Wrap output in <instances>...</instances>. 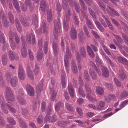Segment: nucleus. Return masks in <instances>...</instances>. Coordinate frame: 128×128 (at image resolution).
Here are the masks:
<instances>
[{"instance_id":"17","label":"nucleus","mask_w":128,"mask_h":128,"mask_svg":"<svg viewBox=\"0 0 128 128\" xmlns=\"http://www.w3.org/2000/svg\"><path fill=\"white\" fill-rule=\"evenodd\" d=\"M13 4L17 13L20 12V6L18 2L16 0H12Z\"/></svg>"},{"instance_id":"20","label":"nucleus","mask_w":128,"mask_h":128,"mask_svg":"<svg viewBox=\"0 0 128 128\" xmlns=\"http://www.w3.org/2000/svg\"><path fill=\"white\" fill-rule=\"evenodd\" d=\"M72 56L70 50L68 47L66 48V54L64 56V59H69Z\"/></svg>"},{"instance_id":"40","label":"nucleus","mask_w":128,"mask_h":128,"mask_svg":"<svg viewBox=\"0 0 128 128\" xmlns=\"http://www.w3.org/2000/svg\"><path fill=\"white\" fill-rule=\"evenodd\" d=\"M8 16L10 22L12 24L14 23V18L12 13L10 12H9L8 14Z\"/></svg>"},{"instance_id":"8","label":"nucleus","mask_w":128,"mask_h":128,"mask_svg":"<svg viewBox=\"0 0 128 128\" xmlns=\"http://www.w3.org/2000/svg\"><path fill=\"white\" fill-rule=\"evenodd\" d=\"M0 104L1 105V108L2 110L5 114H7L8 113V111L5 108V102L2 97H0Z\"/></svg>"},{"instance_id":"62","label":"nucleus","mask_w":128,"mask_h":128,"mask_svg":"<svg viewBox=\"0 0 128 128\" xmlns=\"http://www.w3.org/2000/svg\"><path fill=\"white\" fill-rule=\"evenodd\" d=\"M21 111L22 114L24 116L27 115L29 113L28 110L26 108H22Z\"/></svg>"},{"instance_id":"61","label":"nucleus","mask_w":128,"mask_h":128,"mask_svg":"<svg viewBox=\"0 0 128 128\" xmlns=\"http://www.w3.org/2000/svg\"><path fill=\"white\" fill-rule=\"evenodd\" d=\"M39 68L38 65L36 64L34 69L33 70L34 74L35 75H37L39 72Z\"/></svg>"},{"instance_id":"32","label":"nucleus","mask_w":128,"mask_h":128,"mask_svg":"<svg viewBox=\"0 0 128 128\" xmlns=\"http://www.w3.org/2000/svg\"><path fill=\"white\" fill-rule=\"evenodd\" d=\"M16 24L17 29L18 31L20 32L22 31V28L18 20L16 19Z\"/></svg>"},{"instance_id":"10","label":"nucleus","mask_w":128,"mask_h":128,"mask_svg":"<svg viewBox=\"0 0 128 128\" xmlns=\"http://www.w3.org/2000/svg\"><path fill=\"white\" fill-rule=\"evenodd\" d=\"M11 86L13 87H15L18 84V80L16 76L12 77L9 81Z\"/></svg>"},{"instance_id":"53","label":"nucleus","mask_w":128,"mask_h":128,"mask_svg":"<svg viewBox=\"0 0 128 128\" xmlns=\"http://www.w3.org/2000/svg\"><path fill=\"white\" fill-rule=\"evenodd\" d=\"M73 19L74 20V22L76 25H78L79 24L78 19L75 12L73 13Z\"/></svg>"},{"instance_id":"57","label":"nucleus","mask_w":128,"mask_h":128,"mask_svg":"<svg viewBox=\"0 0 128 128\" xmlns=\"http://www.w3.org/2000/svg\"><path fill=\"white\" fill-rule=\"evenodd\" d=\"M84 76L86 81H89L90 78L88 74V72L86 70H85L84 71Z\"/></svg>"},{"instance_id":"41","label":"nucleus","mask_w":128,"mask_h":128,"mask_svg":"<svg viewBox=\"0 0 128 128\" xmlns=\"http://www.w3.org/2000/svg\"><path fill=\"white\" fill-rule=\"evenodd\" d=\"M66 75L64 73H63L62 75L61 82L62 86L63 88H65L66 86V80L65 77Z\"/></svg>"},{"instance_id":"48","label":"nucleus","mask_w":128,"mask_h":128,"mask_svg":"<svg viewBox=\"0 0 128 128\" xmlns=\"http://www.w3.org/2000/svg\"><path fill=\"white\" fill-rule=\"evenodd\" d=\"M128 96V92L125 90H124L121 92L120 98L121 99Z\"/></svg>"},{"instance_id":"12","label":"nucleus","mask_w":128,"mask_h":128,"mask_svg":"<svg viewBox=\"0 0 128 128\" xmlns=\"http://www.w3.org/2000/svg\"><path fill=\"white\" fill-rule=\"evenodd\" d=\"M108 9H109L114 14L116 15L117 16H119V14L117 12L114 10L113 8H111L110 6H108V8L106 9V10L107 11L108 13L111 16H112V12L109 11Z\"/></svg>"},{"instance_id":"14","label":"nucleus","mask_w":128,"mask_h":128,"mask_svg":"<svg viewBox=\"0 0 128 128\" xmlns=\"http://www.w3.org/2000/svg\"><path fill=\"white\" fill-rule=\"evenodd\" d=\"M86 50L89 56L92 58H94L95 57V54L91 48L90 46H87Z\"/></svg>"},{"instance_id":"3","label":"nucleus","mask_w":128,"mask_h":128,"mask_svg":"<svg viewBox=\"0 0 128 128\" xmlns=\"http://www.w3.org/2000/svg\"><path fill=\"white\" fill-rule=\"evenodd\" d=\"M42 29L44 33L45 34H46L48 32V26L46 24L45 22L43 21L42 23L41 28L38 29L36 31L37 34H40L42 32Z\"/></svg>"},{"instance_id":"64","label":"nucleus","mask_w":128,"mask_h":128,"mask_svg":"<svg viewBox=\"0 0 128 128\" xmlns=\"http://www.w3.org/2000/svg\"><path fill=\"white\" fill-rule=\"evenodd\" d=\"M113 35L114 38L116 39L118 42L121 43L122 42L123 40L119 35H116L114 34H113Z\"/></svg>"},{"instance_id":"46","label":"nucleus","mask_w":128,"mask_h":128,"mask_svg":"<svg viewBox=\"0 0 128 128\" xmlns=\"http://www.w3.org/2000/svg\"><path fill=\"white\" fill-rule=\"evenodd\" d=\"M83 30L84 32V33L87 36V38H89L90 37V34L86 26L85 25H84L83 26Z\"/></svg>"},{"instance_id":"21","label":"nucleus","mask_w":128,"mask_h":128,"mask_svg":"<svg viewBox=\"0 0 128 128\" xmlns=\"http://www.w3.org/2000/svg\"><path fill=\"white\" fill-rule=\"evenodd\" d=\"M88 17H86V24L88 28L90 29L94 28V25L92 24V21H90L88 19Z\"/></svg>"},{"instance_id":"29","label":"nucleus","mask_w":128,"mask_h":128,"mask_svg":"<svg viewBox=\"0 0 128 128\" xmlns=\"http://www.w3.org/2000/svg\"><path fill=\"white\" fill-rule=\"evenodd\" d=\"M53 51L54 53L56 54L58 52L59 48L58 44L54 42L53 43L52 46Z\"/></svg>"},{"instance_id":"31","label":"nucleus","mask_w":128,"mask_h":128,"mask_svg":"<svg viewBox=\"0 0 128 128\" xmlns=\"http://www.w3.org/2000/svg\"><path fill=\"white\" fill-rule=\"evenodd\" d=\"M27 74L28 77L30 80H34L33 74L30 68H27Z\"/></svg>"},{"instance_id":"27","label":"nucleus","mask_w":128,"mask_h":128,"mask_svg":"<svg viewBox=\"0 0 128 128\" xmlns=\"http://www.w3.org/2000/svg\"><path fill=\"white\" fill-rule=\"evenodd\" d=\"M20 20L22 25L24 26L28 27V26L29 24L27 22L26 18L21 16L20 18Z\"/></svg>"},{"instance_id":"19","label":"nucleus","mask_w":128,"mask_h":128,"mask_svg":"<svg viewBox=\"0 0 128 128\" xmlns=\"http://www.w3.org/2000/svg\"><path fill=\"white\" fill-rule=\"evenodd\" d=\"M118 76L120 78L123 79H125L127 78L126 75L122 69L119 70Z\"/></svg>"},{"instance_id":"49","label":"nucleus","mask_w":128,"mask_h":128,"mask_svg":"<svg viewBox=\"0 0 128 128\" xmlns=\"http://www.w3.org/2000/svg\"><path fill=\"white\" fill-rule=\"evenodd\" d=\"M121 23L122 26H123V30L125 33L128 35V27L126 24L122 22H121Z\"/></svg>"},{"instance_id":"36","label":"nucleus","mask_w":128,"mask_h":128,"mask_svg":"<svg viewBox=\"0 0 128 128\" xmlns=\"http://www.w3.org/2000/svg\"><path fill=\"white\" fill-rule=\"evenodd\" d=\"M63 106V104L60 102H59L56 104L55 106V108L56 111L58 112L60 110V107H62Z\"/></svg>"},{"instance_id":"25","label":"nucleus","mask_w":128,"mask_h":128,"mask_svg":"<svg viewBox=\"0 0 128 128\" xmlns=\"http://www.w3.org/2000/svg\"><path fill=\"white\" fill-rule=\"evenodd\" d=\"M102 75L104 76L107 77L108 75V69L104 66L102 67Z\"/></svg>"},{"instance_id":"13","label":"nucleus","mask_w":128,"mask_h":128,"mask_svg":"<svg viewBox=\"0 0 128 128\" xmlns=\"http://www.w3.org/2000/svg\"><path fill=\"white\" fill-rule=\"evenodd\" d=\"M76 56L77 61L79 62V63L78 64V69L79 70H80L82 69V66L80 63L81 62L82 58L79 54V52L78 51L76 52Z\"/></svg>"},{"instance_id":"59","label":"nucleus","mask_w":128,"mask_h":128,"mask_svg":"<svg viewBox=\"0 0 128 128\" xmlns=\"http://www.w3.org/2000/svg\"><path fill=\"white\" fill-rule=\"evenodd\" d=\"M20 125L23 128H26L27 127L26 123L21 118L19 120Z\"/></svg>"},{"instance_id":"33","label":"nucleus","mask_w":128,"mask_h":128,"mask_svg":"<svg viewBox=\"0 0 128 128\" xmlns=\"http://www.w3.org/2000/svg\"><path fill=\"white\" fill-rule=\"evenodd\" d=\"M72 70L74 73L76 74L78 70L77 66L75 62L73 60L72 61Z\"/></svg>"},{"instance_id":"63","label":"nucleus","mask_w":128,"mask_h":128,"mask_svg":"<svg viewBox=\"0 0 128 128\" xmlns=\"http://www.w3.org/2000/svg\"><path fill=\"white\" fill-rule=\"evenodd\" d=\"M65 106L67 110L69 111H72L73 108L72 107L68 102H66L65 104Z\"/></svg>"},{"instance_id":"16","label":"nucleus","mask_w":128,"mask_h":128,"mask_svg":"<svg viewBox=\"0 0 128 128\" xmlns=\"http://www.w3.org/2000/svg\"><path fill=\"white\" fill-rule=\"evenodd\" d=\"M94 22L97 28L100 31L102 32H104V30L100 23L97 20H95Z\"/></svg>"},{"instance_id":"44","label":"nucleus","mask_w":128,"mask_h":128,"mask_svg":"<svg viewBox=\"0 0 128 128\" xmlns=\"http://www.w3.org/2000/svg\"><path fill=\"white\" fill-rule=\"evenodd\" d=\"M68 60V59H64V66L66 70V72L67 73L69 74V64Z\"/></svg>"},{"instance_id":"7","label":"nucleus","mask_w":128,"mask_h":128,"mask_svg":"<svg viewBox=\"0 0 128 128\" xmlns=\"http://www.w3.org/2000/svg\"><path fill=\"white\" fill-rule=\"evenodd\" d=\"M26 88L28 94L30 96H33L34 94V88L30 84H27Z\"/></svg>"},{"instance_id":"55","label":"nucleus","mask_w":128,"mask_h":128,"mask_svg":"<svg viewBox=\"0 0 128 128\" xmlns=\"http://www.w3.org/2000/svg\"><path fill=\"white\" fill-rule=\"evenodd\" d=\"M6 106L8 110L13 113H15L16 112V110L14 108L10 106L8 104H6Z\"/></svg>"},{"instance_id":"26","label":"nucleus","mask_w":128,"mask_h":128,"mask_svg":"<svg viewBox=\"0 0 128 128\" xmlns=\"http://www.w3.org/2000/svg\"><path fill=\"white\" fill-rule=\"evenodd\" d=\"M37 59L40 61L42 59L43 57V52L42 49H39L37 52Z\"/></svg>"},{"instance_id":"28","label":"nucleus","mask_w":128,"mask_h":128,"mask_svg":"<svg viewBox=\"0 0 128 128\" xmlns=\"http://www.w3.org/2000/svg\"><path fill=\"white\" fill-rule=\"evenodd\" d=\"M17 35L16 32H13L11 30L9 32V40H14V38Z\"/></svg>"},{"instance_id":"50","label":"nucleus","mask_w":128,"mask_h":128,"mask_svg":"<svg viewBox=\"0 0 128 128\" xmlns=\"http://www.w3.org/2000/svg\"><path fill=\"white\" fill-rule=\"evenodd\" d=\"M96 91L97 93L101 95L103 94L104 90L103 89L100 87H98L96 88Z\"/></svg>"},{"instance_id":"47","label":"nucleus","mask_w":128,"mask_h":128,"mask_svg":"<svg viewBox=\"0 0 128 128\" xmlns=\"http://www.w3.org/2000/svg\"><path fill=\"white\" fill-rule=\"evenodd\" d=\"M5 92L6 96H9L11 94H13L12 91L10 87L6 86L5 87Z\"/></svg>"},{"instance_id":"60","label":"nucleus","mask_w":128,"mask_h":128,"mask_svg":"<svg viewBox=\"0 0 128 128\" xmlns=\"http://www.w3.org/2000/svg\"><path fill=\"white\" fill-rule=\"evenodd\" d=\"M46 66L49 67V70L53 74H54V70L52 69V64L50 63H48L46 64Z\"/></svg>"},{"instance_id":"42","label":"nucleus","mask_w":128,"mask_h":128,"mask_svg":"<svg viewBox=\"0 0 128 128\" xmlns=\"http://www.w3.org/2000/svg\"><path fill=\"white\" fill-rule=\"evenodd\" d=\"M8 52L10 59L11 60H14L15 58L14 54L10 50H9Z\"/></svg>"},{"instance_id":"5","label":"nucleus","mask_w":128,"mask_h":128,"mask_svg":"<svg viewBox=\"0 0 128 128\" xmlns=\"http://www.w3.org/2000/svg\"><path fill=\"white\" fill-rule=\"evenodd\" d=\"M26 42L28 44H30L31 38L32 39V44H36V42L35 39V36L33 34H27L26 36Z\"/></svg>"},{"instance_id":"34","label":"nucleus","mask_w":128,"mask_h":128,"mask_svg":"<svg viewBox=\"0 0 128 128\" xmlns=\"http://www.w3.org/2000/svg\"><path fill=\"white\" fill-rule=\"evenodd\" d=\"M7 54H4L2 57V60L3 65H5L7 64Z\"/></svg>"},{"instance_id":"56","label":"nucleus","mask_w":128,"mask_h":128,"mask_svg":"<svg viewBox=\"0 0 128 128\" xmlns=\"http://www.w3.org/2000/svg\"><path fill=\"white\" fill-rule=\"evenodd\" d=\"M21 41L22 44V48H27V46L24 36H22L21 38Z\"/></svg>"},{"instance_id":"38","label":"nucleus","mask_w":128,"mask_h":128,"mask_svg":"<svg viewBox=\"0 0 128 128\" xmlns=\"http://www.w3.org/2000/svg\"><path fill=\"white\" fill-rule=\"evenodd\" d=\"M12 76V74L8 71L5 72V77L7 81L9 82Z\"/></svg>"},{"instance_id":"58","label":"nucleus","mask_w":128,"mask_h":128,"mask_svg":"<svg viewBox=\"0 0 128 128\" xmlns=\"http://www.w3.org/2000/svg\"><path fill=\"white\" fill-rule=\"evenodd\" d=\"M52 13L51 11L48 12L47 19L48 22H50L52 20Z\"/></svg>"},{"instance_id":"23","label":"nucleus","mask_w":128,"mask_h":128,"mask_svg":"<svg viewBox=\"0 0 128 128\" xmlns=\"http://www.w3.org/2000/svg\"><path fill=\"white\" fill-rule=\"evenodd\" d=\"M80 52L82 57L84 58H86V52L85 48L82 47L80 48Z\"/></svg>"},{"instance_id":"51","label":"nucleus","mask_w":128,"mask_h":128,"mask_svg":"<svg viewBox=\"0 0 128 128\" xmlns=\"http://www.w3.org/2000/svg\"><path fill=\"white\" fill-rule=\"evenodd\" d=\"M50 92L52 94L51 100H52L54 101L55 98L56 96V92L54 90V89H51Z\"/></svg>"},{"instance_id":"37","label":"nucleus","mask_w":128,"mask_h":128,"mask_svg":"<svg viewBox=\"0 0 128 128\" xmlns=\"http://www.w3.org/2000/svg\"><path fill=\"white\" fill-rule=\"evenodd\" d=\"M62 7L64 10H66L68 8V4L67 0H62Z\"/></svg>"},{"instance_id":"4","label":"nucleus","mask_w":128,"mask_h":128,"mask_svg":"<svg viewBox=\"0 0 128 128\" xmlns=\"http://www.w3.org/2000/svg\"><path fill=\"white\" fill-rule=\"evenodd\" d=\"M18 75L19 78L21 80H23L25 78L26 74L23 67L20 65L18 72Z\"/></svg>"},{"instance_id":"6","label":"nucleus","mask_w":128,"mask_h":128,"mask_svg":"<svg viewBox=\"0 0 128 128\" xmlns=\"http://www.w3.org/2000/svg\"><path fill=\"white\" fill-rule=\"evenodd\" d=\"M4 35L3 33L0 32V43L2 44L3 46H2V49L3 50H4L6 49V45L5 42Z\"/></svg>"},{"instance_id":"18","label":"nucleus","mask_w":128,"mask_h":128,"mask_svg":"<svg viewBox=\"0 0 128 128\" xmlns=\"http://www.w3.org/2000/svg\"><path fill=\"white\" fill-rule=\"evenodd\" d=\"M2 11L1 10L0 12V18L2 16L3 23L4 26L5 27H7L8 26V22L6 20V17L4 16L3 15Z\"/></svg>"},{"instance_id":"9","label":"nucleus","mask_w":128,"mask_h":128,"mask_svg":"<svg viewBox=\"0 0 128 128\" xmlns=\"http://www.w3.org/2000/svg\"><path fill=\"white\" fill-rule=\"evenodd\" d=\"M43 80H42L39 82V85L36 86V93L37 94V95L38 96H40V92L43 89Z\"/></svg>"},{"instance_id":"15","label":"nucleus","mask_w":128,"mask_h":128,"mask_svg":"<svg viewBox=\"0 0 128 128\" xmlns=\"http://www.w3.org/2000/svg\"><path fill=\"white\" fill-rule=\"evenodd\" d=\"M68 91L71 97L73 98L74 96V91L73 87L71 84H69L68 86Z\"/></svg>"},{"instance_id":"30","label":"nucleus","mask_w":128,"mask_h":128,"mask_svg":"<svg viewBox=\"0 0 128 128\" xmlns=\"http://www.w3.org/2000/svg\"><path fill=\"white\" fill-rule=\"evenodd\" d=\"M26 48H22L21 49V54L24 58H26L28 56V53L26 49Z\"/></svg>"},{"instance_id":"22","label":"nucleus","mask_w":128,"mask_h":128,"mask_svg":"<svg viewBox=\"0 0 128 128\" xmlns=\"http://www.w3.org/2000/svg\"><path fill=\"white\" fill-rule=\"evenodd\" d=\"M86 94V97L87 99L89 101H91L92 102H95L97 101V100L96 99V96L95 94L93 95L94 97L92 96H91V94ZM93 96V95H92Z\"/></svg>"},{"instance_id":"2","label":"nucleus","mask_w":128,"mask_h":128,"mask_svg":"<svg viewBox=\"0 0 128 128\" xmlns=\"http://www.w3.org/2000/svg\"><path fill=\"white\" fill-rule=\"evenodd\" d=\"M24 95L23 91L20 90L18 92L17 99L20 104L22 105H25L26 103V101L23 98Z\"/></svg>"},{"instance_id":"11","label":"nucleus","mask_w":128,"mask_h":128,"mask_svg":"<svg viewBox=\"0 0 128 128\" xmlns=\"http://www.w3.org/2000/svg\"><path fill=\"white\" fill-rule=\"evenodd\" d=\"M70 34L71 38L73 40H75L77 36V32L74 27L71 28Z\"/></svg>"},{"instance_id":"54","label":"nucleus","mask_w":128,"mask_h":128,"mask_svg":"<svg viewBox=\"0 0 128 128\" xmlns=\"http://www.w3.org/2000/svg\"><path fill=\"white\" fill-rule=\"evenodd\" d=\"M88 9L90 14L92 16V18L94 19H96V16L95 13L89 7Z\"/></svg>"},{"instance_id":"52","label":"nucleus","mask_w":128,"mask_h":128,"mask_svg":"<svg viewBox=\"0 0 128 128\" xmlns=\"http://www.w3.org/2000/svg\"><path fill=\"white\" fill-rule=\"evenodd\" d=\"M121 34L122 38L125 43L128 46V36L124 33H122Z\"/></svg>"},{"instance_id":"1","label":"nucleus","mask_w":128,"mask_h":128,"mask_svg":"<svg viewBox=\"0 0 128 128\" xmlns=\"http://www.w3.org/2000/svg\"><path fill=\"white\" fill-rule=\"evenodd\" d=\"M58 20H56L54 19V38L56 40L58 39V32L61 27L60 20L58 18Z\"/></svg>"},{"instance_id":"35","label":"nucleus","mask_w":128,"mask_h":128,"mask_svg":"<svg viewBox=\"0 0 128 128\" xmlns=\"http://www.w3.org/2000/svg\"><path fill=\"white\" fill-rule=\"evenodd\" d=\"M85 90L86 91V94H92L93 95H94L95 94V93L92 90H91L89 87L86 84H85Z\"/></svg>"},{"instance_id":"24","label":"nucleus","mask_w":128,"mask_h":128,"mask_svg":"<svg viewBox=\"0 0 128 128\" xmlns=\"http://www.w3.org/2000/svg\"><path fill=\"white\" fill-rule=\"evenodd\" d=\"M118 60L120 63L124 65L128 64V60L126 59L121 56L118 57Z\"/></svg>"},{"instance_id":"39","label":"nucleus","mask_w":128,"mask_h":128,"mask_svg":"<svg viewBox=\"0 0 128 128\" xmlns=\"http://www.w3.org/2000/svg\"><path fill=\"white\" fill-rule=\"evenodd\" d=\"M89 73L92 79L94 80H96L97 78L96 74L93 70L91 68L89 70Z\"/></svg>"},{"instance_id":"45","label":"nucleus","mask_w":128,"mask_h":128,"mask_svg":"<svg viewBox=\"0 0 128 128\" xmlns=\"http://www.w3.org/2000/svg\"><path fill=\"white\" fill-rule=\"evenodd\" d=\"M79 2L83 10L84 11L87 10V6L83 0H79Z\"/></svg>"},{"instance_id":"43","label":"nucleus","mask_w":128,"mask_h":128,"mask_svg":"<svg viewBox=\"0 0 128 128\" xmlns=\"http://www.w3.org/2000/svg\"><path fill=\"white\" fill-rule=\"evenodd\" d=\"M7 121L13 125H16V123L14 119L12 117L9 116L7 118Z\"/></svg>"}]
</instances>
